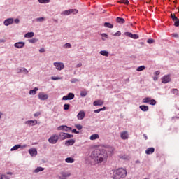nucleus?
Listing matches in <instances>:
<instances>
[{"mask_svg": "<svg viewBox=\"0 0 179 179\" xmlns=\"http://www.w3.org/2000/svg\"><path fill=\"white\" fill-rule=\"evenodd\" d=\"M114 152V148L110 147L107 150H102L101 151H94L91 155L92 160L95 161V163H103V162H107L108 157V153L112 155Z\"/></svg>", "mask_w": 179, "mask_h": 179, "instance_id": "f257e3e1", "label": "nucleus"}, {"mask_svg": "<svg viewBox=\"0 0 179 179\" xmlns=\"http://www.w3.org/2000/svg\"><path fill=\"white\" fill-rule=\"evenodd\" d=\"M101 55H103V57H108V52L106 50H101L100 52Z\"/></svg>", "mask_w": 179, "mask_h": 179, "instance_id": "2f4dec72", "label": "nucleus"}, {"mask_svg": "<svg viewBox=\"0 0 179 179\" xmlns=\"http://www.w3.org/2000/svg\"><path fill=\"white\" fill-rule=\"evenodd\" d=\"M117 23H119L120 24H124L125 23V20L122 17H117L116 18Z\"/></svg>", "mask_w": 179, "mask_h": 179, "instance_id": "4be33fe9", "label": "nucleus"}, {"mask_svg": "<svg viewBox=\"0 0 179 179\" xmlns=\"http://www.w3.org/2000/svg\"><path fill=\"white\" fill-rule=\"evenodd\" d=\"M114 36H121V31H117V32L114 34Z\"/></svg>", "mask_w": 179, "mask_h": 179, "instance_id": "864d4df0", "label": "nucleus"}, {"mask_svg": "<svg viewBox=\"0 0 179 179\" xmlns=\"http://www.w3.org/2000/svg\"><path fill=\"white\" fill-rule=\"evenodd\" d=\"M45 50L44 48H41L39 50V52L42 53V52H45Z\"/></svg>", "mask_w": 179, "mask_h": 179, "instance_id": "13d9d810", "label": "nucleus"}, {"mask_svg": "<svg viewBox=\"0 0 179 179\" xmlns=\"http://www.w3.org/2000/svg\"><path fill=\"white\" fill-rule=\"evenodd\" d=\"M140 110H141V111H149V106L141 105L140 106Z\"/></svg>", "mask_w": 179, "mask_h": 179, "instance_id": "b1692460", "label": "nucleus"}, {"mask_svg": "<svg viewBox=\"0 0 179 179\" xmlns=\"http://www.w3.org/2000/svg\"><path fill=\"white\" fill-rule=\"evenodd\" d=\"M38 97L40 100H47V99H48V95L44 92H40Z\"/></svg>", "mask_w": 179, "mask_h": 179, "instance_id": "9d476101", "label": "nucleus"}, {"mask_svg": "<svg viewBox=\"0 0 179 179\" xmlns=\"http://www.w3.org/2000/svg\"><path fill=\"white\" fill-rule=\"evenodd\" d=\"M171 19H172V20L173 21V22H175L176 20H177L178 18L177 17V16H176V15H174V14H171Z\"/></svg>", "mask_w": 179, "mask_h": 179, "instance_id": "58836bf2", "label": "nucleus"}, {"mask_svg": "<svg viewBox=\"0 0 179 179\" xmlns=\"http://www.w3.org/2000/svg\"><path fill=\"white\" fill-rule=\"evenodd\" d=\"M73 99H75V94L72 92L62 97V100H73Z\"/></svg>", "mask_w": 179, "mask_h": 179, "instance_id": "6e6552de", "label": "nucleus"}, {"mask_svg": "<svg viewBox=\"0 0 179 179\" xmlns=\"http://www.w3.org/2000/svg\"><path fill=\"white\" fill-rule=\"evenodd\" d=\"M74 143H75V140L70 139L65 142V145L66 146H72V145H73Z\"/></svg>", "mask_w": 179, "mask_h": 179, "instance_id": "a211bd4d", "label": "nucleus"}, {"mask_svg": "<svg viewBox=\"0 0 179 179\" xmlns=\"http://www.w3.org/2000/svg\"><path fill=\"white\" fill-rule=\"evenodd\" d=\"M29 153L31 156H37V150L36 148H31L29 150Z\"/></svg>", "mask_w": 179, "mask_h": 179, "instance_id": "4468645a", "label": "nucleus"}, {"mask_svg": "<svg viewBox=\"0 0 179 179\" xmlns=\"http://www.w3.org/2000/svg\"><path fill=\"white\" fill-rule=\"evenodd\" d=\"M100 111H101V109H97V110H94V113H100Z\"/></svg>", "mask_w": 179, "mask_h": 179, "instance_id": "bf43d9fd", "label": "nucleus"}, {"mask_svg": "<svg viewBox=\"0 0 179 179\" xmlns=\"http://www.w3.org/2000/svg\"><path fill=\"white\" fill-rule=\"evenodd\" d=\"M114 179L125 178L127 177V170L124 168H119L113 171Z\"/></svg>", "mask_w": 179, "mask_h": 179, "instance_id": "f03ea898", "label": "nucleus"}, {"mask_svg": "<svg viewBox=\"0 0 179 179\" xmlns=\"http://www.w3.org/2000/svg\"><path fill=\"white\" fill-rule=\"evenodd\" d=\"M162 83H169V82H171V78L170 75H165L162 78Z\"/></svg>", "mask_w": 179, "mask_h": 179, "instance_id": "1a4fd4ad", "label": "nucleus"}, {"mask_svg": "<svg viewBox=\"0 0 179 179\" xmlns=\"http://www.w3.org/2000/svg\"><path fill=\"white\" fill-rule=\"evenodd\" d=\"M14 22H15V23H16V24H19V22H20V20H19V19H15V20H14Z\"/></svg>", "mask_w": 179, "mask_h": 179, "instance_id": "4d7b16f0", "label": "nucleus"}, {"mask_svg": "<svg viewBox=\"0 0 179 179\" xmlns=\"http://www.w3.org/2000/svg\"><path fill=\"white\" fill-rule=\"evenodd\" d=\"M120 137L122 139H128V132L127 131H123L120 134Z\"/></svg>", "mask_w": 179, "mask_h": 179, "instance_id": "6ab92c4d", "label": "nucleus"}, {"mask_svg": "<svg viewBox=\"0 0 179 179\" xmlns=\"http://www.w3.org/2000/svg\"><path fill=\"white\" fill-rule=\"evenodd\" d=\"M13 23V18H8L4 21V25L5 26H9V24H12Z\"/></svg>", "mask_w": 179, "mask_h": 179, "instance_id": "f3484780", "label": "nucleus"}, {"mask_svg": "<svg viewBox=\"0 0 179 179\" xmlns=\"http://www.w3.org/2000/svg\"><path fill=\"white\" fill-rule=\"evenodd\" d=\"M171 93H173V94H178V89H172Z\"/></svg>", "mask_w": 179, "mask_h": 179, "instance_id": "a19ab883", "label": "nucleus"}, {"mask_svg": "<svg viewBox=\"0 0 179 179\" xmlns=\"http://www.w3.org/2000/svg\"><path fill=\"white\" fill-rule=\"evenodd\" d=\"M20 72H25V73H29V71L26 69V68H23L20 70Z\"/></svg>", "mask_w": 179, "mask_h": 179, "instance_id": "3c124183", "label": "nucleus"}, {"mask_svg": "<svg viewBox=\"0 0 179 179\" xmlns=\"http://www.w3.org/2000/svg\"><path fill=\"white\" fill-rule=\"evenodd\" d=\"M150 100H152V98L150 97H145L143 99V103H150Z\"/></svg>", "mask_w": 179, "mask_h": 179, "instance_id": "7c9ffc66", "label": "nucleus"}, {"mask_svg": "<svg viewBox=\"0 0 179 179\" xmlns=\"http://www.w3.org/2000/svg\"><path fill=\"white\" fill-rule=\"evenodd\" d=\"M101 36L105 38H108V35H107V34H101Z\"/></svg>", "mask_w": 179, "mask_h": 179, "instance_id": "603ef678", "label": "nucleus"}, {"mask_svg": "<svg viewBox=\"0 0 179 179\" xmlns=\"http://www.w3.org/2000/svg\"><path fill=\"white\" fill-rule=\"evenodd\" d=\"M149 104H150V106H156V100H155V99H151V100L150 101Z\"/></svg>", "mask_w": 179, "mask_h": 179, "instance_id": "c9c22d12", "label": "nucleus"}, {"mask_svg": "<svg viewBox=\"0 0 179 179\" xmlns=\"http://www.w3.org/2000/svg\"><path fill=\"white\" fill-rule=\"evenodd\" d=\"M59 139V136H58L57 134H53L49 138L48 142H49V143H51L52 145H55V143H57V142H58Z\"/></svg>", "mask_w": 179, "mask_h": 179, "instance_id": "7ed1b4c3", "label": "nucleus"}, {"mask_svg": "<svg viewBox=\"0 0 179 179\" xmlns=\"http://www.w3.org/2000/svg\"><path fill=\"white\" fill-rule=\"evenodd\" d=\"M39 3H50V0H38Z\"/></svg>", "mask_w": 179, "mask_h": 179, "instance_id": "f704fd0d", "label": "nucleus"}, {"mask_svg": "<svg viewBox=\"0 0 179 179\" xmlns=\"http://www.w3.org/2000/svg\"><path fill=\"white\" fill-rule=\"evenodd\" d=\"M8 174H10V176H12V172H9L8 173Z\"/></svg>", "mask_w": 179, "mask_h": 179, "instance_id": "338daca9", "label": "nucleus"}, {"mask_svg": "<svg viewBox=\"0 0 179 179\" xmlns=\"http://www.w3.org/2000/svg\"><path fill=\"white\" fill-rule=\"evenodd\" d=\"M80 96L81 97H86V96H87V91H86V90L81 91Z\"/></svg>", "mask_w": 179, "mask_h": 179, "instance_id": "c756f323", "label": "nucleus"}, {"mask_svg": "<svg viewBox=\"0 0 179 179\" xmlns=\"http://www.w3.org/2000/svg\"><path fill=\"white\" fill-rule=\"evenodd\" d=\"M120 3H124V5H128L129 3V1L128 0H120Z\"/></svg>", "mask_w": 179, "mask_h": 179, "instance_id": "e433bc0d", "label": "nucleus"}, {"mask_svg": "<svg viewBox=\"0 0 179 179\" xmlns=\"http://www.w3.org/2000/svg\"><path fill=\"white\" fill-rule=\"evenodd\" d=\"M65 162L66 163H73V162H75V159H73V158L72 157H68V158H66Z\"/></svg>", "mask_w": 179, "mask_h": 179, "instance_id": "c85d7f7f", "label": "nucleus"}, {"mask_svg": "<svg viewBox=\"0 0 179 179\" xmlns=\"http://www.w3.org/2000/svg\"><path fill=\"white\" fill-rule=\"evenodd\" d=\"M54 65L57 71H62V69L65 68V65H64L62 62H55Z\"/></svg>", "mask_w": 179, "mask_h": 179, "instance_id": "0eeeda50", "label": "nucleus"}, {"mask_svg": "<svg viewBox=\"0 0 179 179\" xmlns=\"http://www.w3.org/2000/svg\"><path fill=\"white\" fill-rule=\"evenodd\" d=\"M25 38H31L34 37V32H28L24 35Z\"/></svg>", "mask_w": 179, "mask_h": 179, "instance_id": "5701e85b", "label": "nucleus"}, {"mask_svg": "<svg viewBox=\"0 0 179 179\" xmlns=\"http://www.w3.org/2000/svg\"><path fill=\"white\" fill-rule=\"evenodd\" d=\"M28 125H37V120H29L26 122Z\"/></svg>", "mask_w": 179, "mask_h": 179, "instance_id": "393cba45", "label": "nucleus"}, {"mask_svg": "<svg viewBox=\"0 0 179 179\" xmlns=\"http://www.w3.org/2000/svg\"><path fill=\"white\" fill-rule=\"evenodd\" d=\"M99 138H100V136H99V134H94L90 137V141H96V139H99Z\"/></svg>", "mask_w": 179, "mask_h": 179, "instance_id": "412c9836", "label": "nucleus"}, {"mask_svg": "<svg viewBox=\"0 0 179 179\" xmlns=\"http://www.w3.org/2000/svg\"><path fill=\"white\" fill-rule=\"evenodd\" d=\"M147 43H148V44H153V43H155V41H154L153 39H148V40L147 41Z\"/></svg>", "mask_w": 179, "mask_h": 179, "instance_id": "8fccbe9b", "label": "nucleus"}, {"mask_svg": "<svg viewBox=\"0 0 179 179\" xmlns=\"http://www.w3.org/2000/svg\"><path fill=\"white\" fill-rule=\"evenodd\" d=\"M85 111L84 110H80L78 114L77 115V118L78 120H79L80 121L83 120V118H85Z\"/></svg>", "mask_w": 179, "mask_h": 179, "instance_id": "f8f14e48", "label": "nucleus"}, {"mask_svg": "<svg viewBox=\"0 0 179 179\" xmlns=\"http://www.w3.org/2000/svg\"><path fill=\"white\" fill-rule=\"evenodd\" d=\"M144 69H145V66H140L136 69V71L138 72H141V71H144Z\"/></svg>", "mask_w": 179, "mask_h": 179, "instance_id": "72a5a7b5", "label": "nucleus"}, {"mask_svg": "<svg viewBox=\"0 0 179 179\" xmlns=\"http://www.w3.org/2000/svg\"><path fill=\"white\" fill-rule=\"evenodd\" d=\"M171 19H172V20L173 21V22H175L176 20H177L178 18L177 17V16H176V15H174V14H171Z\"/></svg>", "mask_w": 179, "mask_h": 179, "instance_id": "4c0bfd02", "label": "nucleus"}, {"mask_svg": "<svg viewBox=\"0 0 179 179\" xmlns=\"http://www.w3.org/2000/svg\"><path fill=\"white\" fill-rule=\"evenodd\" d=\"M143 136H144V138H145V140L148 139V136H146V134H143Z\"/></svg>", "mask_w": 179, "mask_h": 179, "instance_id": "69168bd1", "label": "nucleus"}, {"mask_svg": "<svg viewBox=\"0 0 179 179\" xmlns=\"http://www.w3.org/2000/svg\"><path fill=\"white\" fill-rule=\"evenodd\" d=\"M59 138H60V139L64 141L65 139H69V138H73V135L69 134L68 133H61L59 134Z\"/></svg>", "mask_w": 179, "mask_h": 179, "instance_id": "39448f33", "label": "nucleus"}, {"mask_svg": "<svg viewBox=\"0 0 179 179\" xmlns=\"http://www.w3.org/2000/svg\"><path fill=\"white\" fill-rule=\"evenodd\" d=\"M34 115L35 117H38V115H41V113H40V112H36L35 114H34Z\"/></svg>", "mask_w": 179, "mask_h": 179, "instance_id": "5fc2aeb1", "label": "nucleus"}, {"mask_svg": "<svg viewBox=\"0 0 179 179\" xmlns=\"http://www.w3.org/2000/svg\"><path fill=\"white\" fill-rule=\"evenodd\" d=\"M45 20V18L41 17L36 19V22H44Z\"/></svg>", "mask_w": 179, "mask_h": 179, "instance_id": "c03bdc74", "label": "nucleus"}, {"mask_svg": "<svg viewBox=\"0 0 179 179\" xmlns=\"http://www.w3.org/2000/svg\"><path fill=\"white\" fill-rule=\"evenodd\" d=\"M76 15L78 13V10L76 9H69L67 10H64L62 13V15H64L65 16H68L69 15L71 14Z\"/></svg>", "mask_w": 179, "mask_h": 179, "instance_id": "20e7f679", "label": "nucleus"}, {"mask_svg": "<svg viewBox=\"0 0 179 179\" xmlns=\"http://www.w3.org/2000/svg\"><path fill=\"white\" fill-rule=\"evenodd\" d=\"M29 42L34 44V43H37V39H36V38L29 39Z\"/></svg>", "mask_w": 179, "mask_h": 179, "instance_id": "a18cd8bd", "label": "nucleus"}, {"mask_svg": "<svg viewBox=\"0 0 179 179\" xmlns=\"http://www.w3.org/2000/svg\"><path fill=\"white\" fill-rule=\"evenodd\" d=\"M20 148H22V145L20 144L16 145L15 146H13L10 150L11 152H13V150H17V149H20Z\"/></svg>", "mask_w": 179, "mask_h": 179, "instance_id": "bb28decb", "label": "nucleus"}, {"mask_svg": "<svg viewBox=\"0 0 179 179\" xmlns=\"http://www.w3.org/2000/svg\"><path fill=\"white\" fill-rule=\"evenodd\" d=\"M103 104H104V101L102 100H96L93 103V106H103Z\"/></svg>", "mask_w": 179, "mask_h": 179, "instance_id": "aec40b11", "label": "nucleus"}, {"mask_svg": "<svg viewBox=\"0 0 179 179\" xmlns=\"http://www.w3.org/2000/svg\"><path fill=\"white\" fill-rule=\"evenodd\" d=\"M69 107H71V105L70 104H68V103H65L64 105V110H69Z\"/></svg>", "mask_w": 179, "mask_h": 179, "instance_id": "ea45409f", "label": "nucleus"}, {"mask_svg": "<svg viewBox=\"0 0 179 179\" xmlns=\"http://www.w3.org/2000/svg\"><path fill=\"white\" fill-rule=\"evenodd\" d=\"M37 90H38V88L35 87L34 90H31L29 91V94H33V96H34V94H36V93L37 92Z\"/></svg>", "mask_w": 179, "mask_h": 179, "instance_id": "cd10ccee", "label": "nucleus"}, {"mask_svg": "<svg viewBox=\"0 0 179 179\" xmlns=\"http://www.w3.org/2000/svg\"><path fill=\"white\" fill-rule=\"evenodd\" d=\"M52 80H61L60 77H51Z\"/></svg>", "mask_w": 179, "mask_h": 179, "instance_id": "de8ad7c7", "label": "nucleus"}, {"mask_svg": "<svg viewBox=\"0 0 179 179\" xmlns=\"http://www.w3.org/2000/svg\"><path fill=\"white\" fill-rule=\"evenodd\" d=\"M171 36H172V37H178V34H171Z\"/></svg>", "mask_w": 179, "mask_h": 179, "instance_id": "052dcab7", "label": "nucleus"}, {"mask_svg": "<svg viewBox=\"0 0 179 179\" xmlns=\"http://www.w3.org/2000/svg\"><path fill=\"white\" fill-rule=\"evenodd\" d=\"M72 132H73V134H79V131H77L76 129H73L72 130Z\"/></svg>", "mask_w": 179, "mask_h": 179, "instance_id": "6e6d98bb", "label": "nucleus"}, {"mask_svg": "<svg viewBox=\"0 0 179 179\" xmlns=\"http://www.w3.org/2000/svg\"><path fill=\"white\" fill-rule=\"evenodd\" d=\"M106 107H103V108H100V110H101V111H104V110H106Z\"/></svg>", "mask_w": 179, "mask_h": 179, "instance_id": "e2e57ef3", "label": "nucleus"}, {"mask_svg": "<svg viewBox=\"0 0 179 179\" xmlns=\"http://www.w3.org/2000/svg\"><path fill=\"white\" fill-rule=\"evenodd\" d=\"M104 27H108V29H113V27H114V25H113L110 22H105L104 23Z\"/></svg>", "mask_w": 179, "mask_h": 179, "instance_id": "a878e982", "label": "nucleus"}, {"mask_svg": "<svg viewBox=\"0 0 179 179\" xmlns=\"http://www.w3.org/2000/svg\"><path fill=\"white\" fill-rule=\"evenodd\" d=\"M75 127L77 129H78V131H80V129L83 128V127L81 124H76Z\"/></svg>", "mask_w": 179, "mask_h": 179, "instance_id": "79ce46f5", "label": "nucleus"}, {"mask_svg": "<svg viewBox=\"0 0 179 179\" xmlns=\"http://www.w3.org/2000/svg\"><path fill=\"white\" fill-rule=\"evenodd\" d=\"M152 153H155V148L152 147V148H148L146 150H145V154L146 155H152Z\"/></svg>", "mask_w": 179, "mask_h": 179, "instance_id": "2eb2a0df", "label": "nucleus"}, {"mask_svg": "<svg viewBox=\"0 0 179 179\" xmlns=\"http://www.w3.org/2000/svg\"><path fill=\"white\" fill-rule=\"evenodd\" d=\"M44 168L41 166H38L37 169L34 170V173H39V171H43Z\"/></svg>", "mask_w": 179, "mask_h": 179, "instance_id": "473e14b6", "label": "nucleus"}, {"mask_svg": "<svg viewBox=\"0 0 179 179\" xmlns=\"http://www.w3.org/2000/svg\"><path fill=\"white\" fill-rule=\"evenodd\" d=\"M0 179H9L6 175H0Z\"/></svg>", "mask_w": 179, "mask_h": 179, "instance_id": "09e8293b", "label": "nucleus"}, {"mask_svg": "<svg viewBox=\"0 0 179 179\" xmlns=\"http://www.w3.org/2000/svg\"><path fill=\"white\" fill-rule=\"evenodd\" d=\"M71 129H71V127H66V126H59V127H58V130L59 131H71Z\"/></svg>", "mask_w": 179, "mask_h": 179, "instance_id": "dca6fc26", "label": "nucleus"}, {"mask_svg": "<svg viewBox=\"0 0 179 179\" xmlns=\"http://www.w3.org/2000/svg\"><path fill=\"white\" fill-rule=\"evenodd\" d=\"M124 36L129 37L130 38H134V40H138V38H139V36L138 34H132L131 32H125Z\"/></svg>", "mask_w": 179, "mask_h": 179, "instance_id": "423d86ee", "label": "nucleus"}, {"mask_svg": "<svg viewBox=\"0 0 179 179\" xmlns=\"http://www.w3.org/2000/svg\"><path fill=\"white\" fill-rule=\"evenodd\" d=\"M71 47H72V45L69 43H67L64 45V48H71Z\"/></svg>", "mask_w": 179, "mask_h": 179, "instance_id": "49530a36", "label": "nucleus"}, {"mask_svg": "<svg viewBox=\"0 0 179 179\" xmlns=\"http://www.w3.org/2000/svg\"><path fill=\"white\" fill-rule=\"evenodd\" d=\"M80 66H82V63L77 64V68H80Z\"/></svg>", "mask_w": 179, "mask_h": 179, "instance_id": "680f3d73", "label": "nucleus"}, {"mask_svg": "<svg viewBox=\"0 0 179 179\" xmlns=\"http://www.w3.org/2000/svg\"><path fill=\"white\" fill-rule=\"evenodd\" d=\"M155 75H157H157H160V71H156V72H155Z\"/></svg>", "mask_w": 179, "mask_h": 179, "instance_id": "0e129e2a", "label": "nucleus"}, {"mask_svg": "<svg viewBox=\"0 0 179 179\" xmlns=\"http://www.w3.org/2000/svg\"><path fill=\"white\" fill-rule=\"evenodd\" d=\"M71 176L70 172H61V176H59V179H66V178Z\"/></svg>", "mask_w": 179, "mask_h": 179, "instance_id": "9b49d317", "label": "nucleus"}, {"mask_svg": "<svg viewBox=\"0 0 179 179\" xmlns=\"http://www.w3.org/2000/svg\"><path fill=\"white\" fill-rule=\"evenodd\" d=\"M27 145H23L22 148H26Z\"/></svg>", "mask_w": 179, "mask_h": 179, "instance_id": "774afa93", "label": "nucleus"}, {"mask_svg": "<svg viewBox=\"0 0 179 179\" xmlns=\"http://www.w3.org/2000/svg\"><path fill=\"white\" fill-rule=\"evenodd\" d=\"M174 26H176V27H178V26H179V19L178 18L174 21Z\"/></svg>", "mask_w": 179, "mask_h": 179, "instance_id": "37998d69", "label": "nucleus"}, {"mask_svg": "<svg viewBox=\"0 0 179 179\" xmlns=\"http://www.w3.org/2000/svg\"><path fill=\"white\" fill-rule=\"evenodd\" d=\"M16 48H23L24 47V42H17L14 44Z\"/></svg>", "mask_w": 179, "mask_h": 179, "instance_id": "ddd939ff", "label": "nucleus"}]
</instances>
